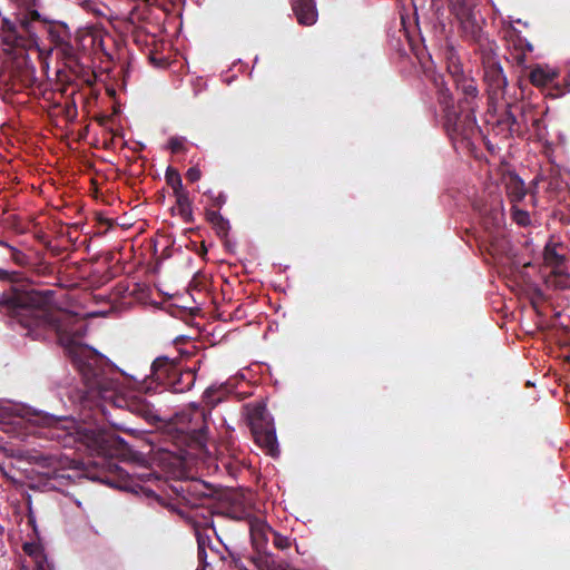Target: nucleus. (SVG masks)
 <instances>
[{
    "instance_id": "30",
    "label": "nucleus",
    "mask_w": 570,
    "mask_h": 570,
    "mask_svg": "<svg viewBox=\"0 0 570 570\" xmlns=\"http://www.w3.org/2000/svg\"><path fill=\"white\" fill-rule=\"evenodd\" d=\"M229 556H230V561H229L230 570H248L240 557H236L233 553H229Z\"/></svg>"
},
{
    "instance_id": "23",
    "label": "nucleus",
    "mask_w": 570,
    "mask_h": 570,
    "mask_svg": "<svg viewBox=\"0 0 570 570\" xmlns=\"http://www.w3.org/2000/svg\"><path fill=\"white\" fill-rule=\"evenodd\" d=\"M165 179H166L167 185L171 187L174 196L179 193L186 191V189L183 186V180H181L180 174L174 167H171V166L167 167L166 174H165Z\"/></svg>"
},
{
    "instance_id": "18",
    "label": "nucleus",
    "mask_w": 570,
    "mask_h": 570,
    "mask_svg": "<svg viewBox=\"0 0 570 570\" xmlns=\"http://www.w3.org/2000/svg\"><path fill=\"white\" fill-rule=\"evenodd\" d=\"M495 126L504 138H509L515 132H519L520 126L518 124L517 117L512 112L511 105L507 106L503 114L498 118Z\"/></svg>"
},
{
    "instance_id": "7",
    "label": "nucleus",
    "mask_w": 570,
    "mask_h": 570,
    "mask_svg": "<svg viewBox=\"0 0 570 570\" xmlns=\"http://www.w3.org/2000/svg\"><path fill=\"white\" fill-rule=\"evenodd\" d=\"M483 79L490 99L503 98L508 79L494 51L490 48L482 51Z\"/></svg>"
},
{
    "instance_id": "37",
    "label": "nucleus",
    "mask_w": 570,
    "mask_h": 570,
    "mask_svg": "<svg viewBox=\"0 0 570 570\" xmlns=\"http://www.w3.org/2000/svg\"><path fill=\"white\" fill-rule=\"evenodd\" d=\"M0 246L8 247V248L11 247L7 242L1 240V239H0Z\"/></svg>"
},
{
    "instance_id": "14",
    "label": "nucleus",
    "mask_w": 570,
    "mask_h": 570,
    "mask_svg": "<svg viewBox=\"0 0 570 570\" xmlns=\"http://www.w3.org/2000/svg\"><path fill=\"white\" fill-rule=\"evenodd\" d=\"M205 512L206 514H202L203 519L194 524L195 535L198 543V556L200 558L202 553H205V549L210 542V538L205 533V531L212 529L215 532L212 511L209 509H205Z\"/></svg>"
},
{
    "instance_id": "36",
    "label": "nucleus",
    "mask_w": 570,
    "mask_h": 570,
    "mask_svg": "<svg viewBox=\"0 0 570 570\" xmlns=\"http://www.w3.org/2000/svg\"><path fill=\"white\" fill-rule=\"evenodd\" d=\"M99 222L104 223V224H107L108 226H111V222L109 219H107V218H104V219L101 218Z\"/></svg>"
},
{
    "instance_id": "11",
    "label": "nucleus",
    "mask_w": 570,
    "mask_h": 570,
    "mask_svg": "<svg viewBox=\"0 0 570 570\" xmlns=\"http://www.w3.org/2000/svg\"><path fill=\"white\" fill-rule=\"evenodd\" d=\"M504 39L509 51L507 59L518 67L525 68L527 53L533 51V45L512 24L504 29Z\"/></svg>"
},
{
    "instance_id": "41",
    "label": "nucleus",
    "mask_w": 570,
    "mask_h": 570,
    "mask_svg": "<svg viewBox=\"0 0 570 570\" xmlns=\"http://www.w3.org/2000/svg\"><path fill=\"white\" fill-rule=\"evenodd\" d=\"M3 531H4L3 527H2V525H0V535H2V534H3Z\"/></svg>"
},
{
    "instance_id": "34",
    "label": "nucleus",
    "mask_w": 570,
    "mask_h": 570,
    "mask_svg": "<svg viewBox=\"0 0 570 570\" xmlns=\"http://www.w3.org/2000/svg\"><path fill=\"white\" fill-rule=\"evenodd\" d=\"M10 249L12 252V254H11L12 259L17 264L22 265L23 264V259H24V254L21 250L14 248V247H10Z\"/></svg>"
},
{
    "instance_id": "12",
    "label": "nucleus",
    "mask_w": 570,
    "mask_h": 570,
    "mask_svg": "<svg viewBox=\"0 0 570 570\" xmlns=\"http://www.w3.org/2000/svg\"><path fill=\"white\" fill-rule=\"evenodd\" d=\"M28 460L30 463H35L39 468L38 473L43 475L48 481H56L66 478L65 473L58 469L59 462L55 456L35 454L30 455ZM67 478L70 479V475H67Z\"/></svg>"
},
{
    "instance_id": "3",
    "label": "nucleus",
    "mask_w": 570,
    "mask_h": 570,
    "mask_svg": "<svg viewBox=\"0 0 570 570\" xmlns=\"http://www.w3.org/2000/svg\"><path fill=\"white\" fill-rule=\"evenodd\" d=\"M433 85L436 89L438 102L443 112V127L449 138L454 145L459 141L469 144L481 134L473 107L454 104L444 76H434Z\"/></svg>"
},
{
    "instance_id": "25",
    "label": "nucleus",
    "mask_w": 570,
    "mask_h": 570,
    "mask_svg": "<svg viewBox=\"0 0 570 570\" xmlns=\"http://www.w3.org/2000/svg\"><path fill=\"white\" fill-rule=\"evenodd\" d=\"M186 138L174 136L168 140V148L173 154L186 153Z\"/></svg>"
},
{
    "instance_id": "9",
    "label": "nucleus",
    "mask_w": 570,
    "mask_h": 570,
    "mask_svg": "<svg viewBox=\"0 0 570 570\" xmlns=\"http://www.w3.org/2000/svg\"><path fill=\"white\" fill-rule=\"evenodd\" d=\"M82 442L98 455L112 456L122 440L112 431L102 426L85 428Z\"/></svg>"
},
{
    "instance_id": "5",
    "label": "nucleus",
    "mask_w": 570,
    "mask_h": 570,
    "mask_svg": "<svg viewBox=\"0 0 570 570\" xmlns=\"http://www.w3.org/2000/svg\"><path fill=\"white\" fill-rule=\"evenodd\" d=\"M175 425L187 448L203 451L207 443V413L198 405H190L175 415Z\"/></svg>"
},
{
    "instance_id": "32",
    "label": "nucleus",
    "mask_w": 570,
    "mask_h": 570,
    "mask_svg": "<svg viewBox=\"0 0 570 570\" xmlns=\"http://www.w3.org/2000/svg\"><path fill=\"white\" fill-rule=\"evenodd\" d=\"M19 278L18 272H9L3 268H0V281H9V282H17Z\"/></svg>"
},
{
    "instance_id": "6",
    "label": "nucleus",
    "mask_w": 570,
    "mask_h": 570,
    "mask_svg": "<svg viewBox=\"0 0 570 570\" xmlns=\"http://www.w3.org/2000/svg\"><path fill=\"white\" fill-rule=\"evenodd\" d=\"M247 421L255 443L272 458L279 455L275 426L266 406L262 403L248 404Z\"/></svg>"
},
{
    "instance_id": "15",
    "label": "nucleus",
    "mask_w": 570,
    "mask_h": 570,
    "mask_svg": "<svg viewBox=\"0 0 570 570\" xmlns=\"http://www.w3.org/2000/svg\"><path fill=\"white\" fill-rule=\"evenodd\" d=\"M273 529L267 525V523L261 519L254 518L249 520V533L252 543L257 551H262L265 549L268 534H271Z\"/></svg>"
},
{
    "instance_id": "28",
    "label": "nucleus",
    "mask_w": 570,
    "mask_h": 570,
    "mask_svg": "<svg viewBox=\"0 0 570 570\" xmlns=\"http://www.w3.org/2000/svg\"><path fill=\"white\" fill-rule=\"evenodd\" d=\"M490 217L489 218H483V224H484V227L488 229L489 228V224L491 220V224L493 226H500L502 219H503V214L500 213L498 209H490Z\"/></svg>"
},
{
    "instance_id": "16",
    "label": "nucleus",
    "mask_w": 570,
    "mask_h": 570,
    "mask_svg": "<svg viewBox=\"0 0 570 570\" xmlns=\"http://www.w3.org/2000/svg\"><path fill=\"white\" fill-rule=\"evenodd\" d=\"M455 89L460 91L464 98L460 99L456 105H463L464 107H473L475 108V99L478 97L479 90L476 86V81L466 76L462 80L454 83Z\"/></svg>"
},
{
    "instance_id": "29",
    "label": "nucleus",
    "mask_w": 570,
    "mask_h": 570,
    "mask_svg": "<svg viewBox=\"0 0 570 570\" xmlns=\"http://www.w3.org/2000/svg\"><path fill=\"white\" fill-rule=\"evenodd\" d=\"M513 217L519 225L525 226L529 223V214L524 210L517 209L513 205Z\"/></svg>"
},
{
    "instance_id": "24",
    "label": "nucleus",
    "mask_w": 570,
    "mask_h": 570,
    "mask_svg": "<svg viewBox=\"0 0 570 570\" xmlns=\"http://www.w3.org/2000/svg\"><path fill=\"white\" fill-rule=\"evenodd\" d=\"M446 71L449 77L452 79L453 85L466 77L461 63L453 55L449 58Z\"/></svg>"
},
{
    "instance_id": "10",
    "label": "nucleus",
    "mask_w": 570,
    "mask_h": 570,
    "mask_svg": "<svg viewBox=\"0 0 570 570\" xmlns=\"http://www.w3.org/2000/svg\"><path fill=\"white\" fill-rule=\"evenodd\" d=\"M558 244H548L544 247L543 258L551 273L547 277V283L556 288H566L570 281V275L566 271V256L557 250Z\"/></svg>"
},
{
    "instance_id": "38",
    "label": "nucleus",
    "mask_w": 570,
    "mask_h": 570,
    "mask_svg": "<svg viewBox=\"0 0 570 570\" xmlns=\"http://www.w3.org/2000/svg\"><path fill=\"white\" fill-rule=\"evenodd\" d=\"M540 122H541L540 119H534L533 120V126L539 127Z\"/></svg>"
},
{
    "instance_id": "19",
    "label": "nucleus",
    "mask_w": 570,
    "mask_h": 570,
    "mask_svg": "<svg viewBox=\"0 0 570 570\" xmlns=\"http://www.w3.org/2000/svg\"><path fill=\"white\" fill-rule=\"evenodd\" d=\"M505 191L513 205L521 202L527 195V188L523 180L515 174L508 176L505 181Z\"/></svg>"
},
{
    "instance_id": "31",
    "label": "nucleus",
    "mask_w": 570,
    "mask_h": 570,
    "mask_svg": "<svg viewBox=\"0 0 570 570\" xmlns=\"http://www.w3.org/2000/svg\"><path fill=\"white\" fill-rule=\"evenodd\" d=\"M202 177V171L198 167H190L187 171H186V178L187 180H189L190 183H196Z\"/></svg>"
},
{
    "instance_id": "17",
    "label": "nucleus",
    "mask_w": 570,
    "mask_h": 570,
    "mask_svg": "<svg viewBox=\"0 0 570 570\" xmlns=\"http://www.w3.org/2000/svg\"><path fill=\"white\" fill-rule=\"evenodd\" d=\"M559 72L548 66L535 65L530 73L529 80L535 87H546L554 82Z\"/></svg>"
},
{
    "instance_id": "4",
    "label": "nucleus",
    "mask_w": 570,
    "mask_h": 570,
    "mask_svg": "<svg viewBox=\"0 0 570 570\" xmlns=\"http://www.w3.org/2000/svg\"><path fill=\"white\" fill-rule=\"evenodd\" d=\"M150 376L158 384L174 393L189 391L196 381V372L183 368L180 364L168 356H158L150 366Z\"/></svg>"
},
{
    "instance_id": "27",
    "label": "nucleus",
    "mask_w": 570,
    "mask_h": 570,
    "mask_svg": "<svg viewBox=\"0 0 570 570\" xmlns=\"http://www.w3.org/2000/svg\"><path fill=\"white\" fill-rule=\"evenodd\" d=\"M273 544L275 548L279 550H286L291 547L292 542L291 539L286 535H282L281 533L276 531H271Z\"/></svg>"
},
{
    "instance_id": "26",
    "label": "nucleus",
    "mask_w": 570,
    "mask_h": 570,
    "mask_svg": "<svg viewBox=\"0 0 570 570\" xmlns=\"http://www.w3.org/2000/svg\"><path fill=\"white\" fill-rule=\"evenodd\" d=\"M204 196H206L209 200L213 207L222 208L223 205L226 203V195L223 191L214 193L213 190H207L204 193Z\"/></svg>"
},
{
    "instance_id": "40",
    "label": "nucleus",
    "mask_w": 570,
    "mask_h": 570,
    "mask_svg": "<svg viewBox=\"0 0 570 570\" xmlns=\"http://www.w3.org/2000/svg\"><path fill=\"white\" fill-rule=\"evenodd\" d=\"M151 61L156 63L157 66H160V62H158L155 58H151Z\"/></svg>"
},
{
    "instance_id": "22",
    "label": "nucleus",
    "mask_w": 570,
    "mask_h": 570,
    "mask_svg": "<svg viewBox=\"0 0 570 570\" xmlns=\"http://www.w3.org/2000/svg\"><path fill=\"white\" fill-rule=\"evenodd\" d=\"M23 550L26 553L33 556L36 562L35 570H53V566L48 561L42 551H35V547L30 543H24Z\"/></svg>"
},
{
    "instance_id": "33",
    "label": "nucleus",
    "mask_w": 570,
    "mask_h": 570,
    "mask_svg": "<svg viewBox=\"0 0 570 570\" xmlns=\"http://www.w3.org/2000/svg\"><path fill=\"white\" fill-rule=\"evenodd\" d=\"M216 390H214L213 387H208L205 392H204V401L208 404V405H212L214 406L219 400L218 399H213V395L215 394Z\"/></svg>"
},
{
    "instance_id": "13",
    "label": "nucleus",
    "mask_w": 570,
    "mask_h": 570,
    "mask_svg": "<svg viewBox=\"0 0 570 570\" xmlns=\"http://www.w3.org/2000/svg\"><path fill=\"white\" fill-rule=\"evenodd\" d=\"M292 9L302 26H313L317 21V9L314 0H292Z\"/></svg>"
},
{
    "instance_id": "21",
    "label": "nucleus",
    "mask_w": 570,
    "mask_h": 570,
    "mask_svg": "<svg viewBox=\"0 0 570 570\" xmlns=\"http://www.w3.org/2000/svg\"><path fill=\"white\" fill-rule=\"evenodd\" d=\"M175 198L178 214L181 219L187 224L194 223L193 203L189 198V193L187 190L179 193L175 195Z\"/></svg>"
},
{
    "instance_id": "1",
    "label": "nucleus",
    "mask_w": 570,
    "mask_h": 570,
    "mask_svg": "<svg viewBox=\"0 0 570 570\" xmlns=\"http://www.w3.org/2000/svg\"><path fill=\"white\" fill-rule=\"evenodd\" d=\"M51 292L24 289L10 286L0 294V313L16 321L29 331L33 338L43 337L53 332L62 344H67L69 358L81 376V389L71 392L70 399L82 410L94 412V417L100 415L116 430L127 431L116 422L106 405L115 410L126 406L129 412L145 419L154 417L153 406L140 396L125 399L119 395L120 382L117 371L105 356L94 348L73 344L71 325L73 317L50 306Z\"/></svg>"
},
{
    "instance_id": "2",
    "label": "nucleus",
    "mask_w": 570,
    "mask_h": 570,
    "mask_svg": "<svg viewBox=\"0 0 570 570\" xmlns=\"http://www.w3.org/2000/svg\"><path fill=\"white\" fill-rule=\"evenodd\" d=\"M46 32L50 51L58 50L67 61L76 60L72 35L67 23L49 20L36 9L20 12L17 20L3 18L0 24V42L8 55L22 56L30 49H39V33Z\"/></svg>"
},
{
    "instance_id": "8",
    "label": "nucleus",
    "mask_w": 570,
    "mask_h": 570,
    "mask_svg": "<svg viewBox=\"0 0 570 570\" xmlns=\"http://www.w3.org/2000/svg\"><path fill=\"white\" fill-rule=\"evenodd\" d=\"M170 490L180 504L191 509L203 508L213 494L212 488L200 480L178 481L170 485Z\"/></svg>"
},
{
    "instance_id": "39",
    "label": "nucleus",
    "mask_w": 570,
    "mask_h": 570,
    "mask_svg": "<svg viewBox=\"0 0 570 570\" xmlns=\"http://www.w3.org/2000/svg\"><path fill=\"white\" fill-rule=\"evenodd\" d=\"M205 558H206V552L202 553V558L198 556V559L202 560V561L205 560Z\"/></svg>"
},
{
    "instance_id": "35",
    "label": "nucleus",
    "mask_w": 570,
    "mask_h": 570,
    "mask_svg": "<svg viewBox=\"0 0 570 570\" xmlns=\"http://www.w3.org/2000/svg\"><path fill=\"white\" fill-rule=\"evenodd\" d=\"M29 6H36L39 0H26Z\"/></svg>"
},
{
    "instance_id": "20",
    "label": "nucleus",
    "mask_w": 570,
    "mask_h": 570,
    "mask_svg": "<svg viewBox=\"0 0 570 570\" xmlns=\"http://www.w3.org/2000/svg\"><path fill=\"white\" fill-rule=\"evenodd\" d=\"M206 220L215 229L218 237H227L229 232V222L224 218L218 210L206 209Z\"/></svg>"
}]
</instances>
